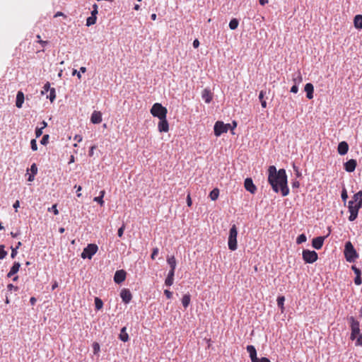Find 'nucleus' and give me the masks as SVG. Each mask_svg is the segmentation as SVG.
<instances>
[{
  "label": "nucleus",
  "instance_id": "obj_1",
  "mask_svg": "<svg viewBox=\"0 0 362 362\" xmlns=\"http://www.w3.org/2000/svg\"><path fill=\"white\" fill-rule=\"evenodd\" d=\"M268 182L276 193L281 192L283 197L289 194L287 175L284 169L277 170L274 165L269 166L268 168Z\"/></svg>",
  "mask_w": 362,
  "mask_h": 362
},
{
  "label": "nucleus",
  "instance_id": "obj_2",
  "mask_svg": "<svg viewBox=\"0 0 362 362\" xmlns=\"http://www.w3.org/2000/svg\"><path fill=\"white\" fill-rule=\"evenodd\" d=\"M344 253L346 260L349 262H354L358 257V254L350 241L345 243Z\"/></svg>",
  "mask_w": 362,
  "mask_h": 362
},
{
  "label": "nucleus",
  "instance_id": "obj_3",
  "mask_svg": "<svg viewBox=\"0 0 362 362\" xmlns=\"http://www.w3.org/2000/svg\"><path fill=\"white\" fill-rule=\"evenodd\" d=\"M237 236H238V229L235 224H233L229 230V235L228 238V245L229 250L231 251H235L237 250Z\"/></svg>",
  "mask_w": 362,
  "mask_h": 362
},
{
  "label": "nucleus",
  "instance_id": "obj_4",
  "mask_svg": "<svg viewBox=\"0 0 362 362\" xmlns=\"http://www.w3.org/2000/svg\"><path fill=\"white\" fill-rule=\"evenodd\" d=\"M150 112L153 117L162 119L166 117L168 110L160 103H156L153 104Z\"/></svg>",
  "mask_w": 362,
  "mask_h": 362
},
{
  "label": "nucleus",
  "instance_id": "obj_5",
  "mask_svg": "<svg viewBox=\"0 0 362 362\" xmlns=\"http://www.w3.org/2000/svg\"><path fill=\"white\" fill-rule=\"evenodd\" d=\"M348 320L351 329L350 339L352 341H354L356 339V337L360 334V323L354 317H349Z\"/></svg>",
  "mask_w": 362,
  "mask_h": 362
},
{
  "label": "nucleus",
  "instance_id": "obj_6",
  "mask_svg": "<svg viewBox=\"0 0 362 362\" xmlns=\"http://www.w3.org/2000/svg\"><path fill=\"white\" fill-rule=\"evenodd\" d=\"M98 246L95 244H88L86 247H85L81 255V258L83 259H90L97 252Z\"/></svg>",
  "mask_w": 362,
  "mask_h": 362
},
{
  "label": "nucleus",
  "instance_id": "obj_7",
  "mask_svg": "<svg viewBox=\"0 0 362 362\" xmlns=\"http://www.w3.org/2000/svg\"><path fill=\"white\" fill-rule=\"evenodd\" d=\"M362 206H359V204H353L352 202H348V209L349 212L350 213V216L349 217V221H354L356 219L358 214V210L361 209Z\"/></svg>",
  "mask_w": 362,
  "mask_h": 362
},
{
  "label": "nucleus",
  "instance_id": "obj_8",
  "mask_svg": "<svg viewBox=\"0 0 362 362\" xmlns=\"http://www.w3.org/2000/svg\"><path fill=\"white\" fill-rule=\"evenodd\" d=\"M302 255L305 262L308 264L315 262L318 257L317 253L315 251L309 250H304Z\"/></svg>",
  "mask_w": 362,
  "mask_h": 362
},
{
  "label": "nucleus",
  "instance_id": "obj_9",
  "mask_svg": "<svg viewBox=\"0 0 362 362\" xmlns=\"http://www.w3.org/2000/svg\"><path fill=\"white\" fill-rule=\"evenodd\" d=\"M214 134L216 136H220L223 133L227 132L226 124L221 121H217L214 127Z\"/></svg>",
  "mask_w": 362,
  "mask_h": 362
},
{
  "label": "nucleus",
  "instance_id": "obj_10",
  "mask_svg": "<svg viewBox=\"0 0 362 362\" xmlns=\"http://www.w3.org/2000/svg\"><path fill=\"white\" fill-rule=\"evenodd\" d=\"M244 186L247 191L250 192L251 194H255L257 191V187L254 185L252 178L247 177L245 180Z\"/></svg>",
  "mask_w": 362,
  "mask_h": 362
},
{
  "label": "nucleus",
  "instance_id": "obj_11",
  "mask_svg": "<svg viewBox=\"0 0 362 362\" xmlns=\"http://www.w3.org/2000/svg\"><path fill=\"white\" fill-rule=\"evenodd\" d=\"M329 235V234L327 236H318L317 238H315L312 240V246L316 249L320 250L322 248L325 239Z\"/></svg>",
  "mask_w": 362,
  "mask_h": 362
},
{
  "label": "nucleus",
  "instance_id": "obj_12",
  "mask_svg": "<svg viewBox=\"0 0 362 362\" xmlns=\"http://www.w3.org/2000/svg\"><path fill=\"white\" fill-rule=\"evenodd\" d=\"M126 272L123 269L117 270L114 275V281L116 284L122 283L126 279Z\"/></svg>",
  "mask_w": 362,
  "mask_h": 362
},
{
  "label": "nucleus",
  "instance_id": "obj_13",
  "mask_svg": "<svg viewBox=\"0 0 362 362\" xmlns=\"http://www.w3.org/2000/svg\"><path fill=\"white\" fill-rule=\"evenodd\" d=\"M357 162L355 159H350L344 164V170L348 173H352L355 170Z\"/></svg>",
  "mask_w": 362,
  "mask_h": 362
},
{
  "label": "nucleus",
  "instance_id": "obj_14",
  "mask_svg": "<svg viewBox=\"0 0 362 362\" xmlns=\"http://www.w3.org/2000/svg\"><path fill=\"white\" fill-rule=\"evenodd\" d=\"M120 297L122 301L124 303L127 304L131 301L132 298V295L129 290L124 288L120 292Z\"/></svg>",
  "mask_w": 362,
  "mask_h": 362
},
{
  "label": "nucleus",
  "instance_id": "obj_15",
  "mask_svg": "<svg viewBox=\"0 0 362 362\" xmlns=\"http://www.w3.org/2000/svg\"><path fill=\"white\" fill-rule=\"evenodd\" d=\"M246 349L247 351L249 353L251 362H255L256 361H257L259 358H257L255 347L253 345H247Z\"/></svg>",
  "mask_w": 362,
  "mask_h": 362
},
{
  "label": "nucleus",
  "instance_id": "obj_16",
  "mask_svg": "<svg viewBox=\"0 0 362 362\" xmlns=\"http://www.w3.org/2000/svg\"><path fill=\"white\" fill-rule=\"evenodd\" d=\"M246 349L247 351L249 353L251 362H255L256 361H257L259 358H257L255 347L253 345H247Z\"/></svg>",
  "mask_w": 362,
  "mask_h": 362
},
{
  "label": "nucleus",
  "instance_id": "obj_17",
  "mask_svg": "<svg viewBox=\"0 0 362 362\" xmlns=\"http://www.w3.org/2000/svg\"><path fill=\"white\" fill-rule=\"evenodd\" d=\"M202 98L206 103H210L213 99V94L209 88H204L202 92Z\"/></svg>",
  "mask_w": 362,
  "mask_h": 362
},
{
  "label": "nucleus",
  "instance_id": "obj_18",
  "mask_svg": "<svg viewBox=\"0 0 362 362\" xmlns=\"http://www.w3.org/2000/svg\"><path fill=\"white\" fill-rule=\"evenodd\" d=\"M158 129L160 132H168L169 130V124L166 119V117L165 119H160L158 124Z\"/></svg>",
  "mask_w": 362,
  "mask_h": 362
},
{
  "label": "nucleus",
  "instance_id": "obj_19",
  "mask_svg": "<svg viewBox=\"0 0 362 362\" xmlns=\"http://www.w3.org/2000/svg\"><path fill=\"white\" fill-rule=\"evenodd\" d=\"M349 151V145L346 141H341L338 144L337 151L339 154L344 156Z\"/></svg>",
  "mask_w": 362,
  "mask_h": 362
},
{
  "label": "nucleus",
  "instance_id": "obj_20",
  "mask_svg": "<svg viewBox=\"0 0 362 362\" xmlns=\"http://www.w3.org/2000/svg\"><path fill=\"white\" fill-rule=\"evenodd\" d=\"M90 122L93 124H100L102 122V114L99 111H93L91 117Z\"/></svg>",
  "mask_w": 362,
  "mask_h": 362
},
{
  "label": "nucleus",
  "instance_id": "obj_21",
  "mask_svg": "<svg viewBox=\"0 0 362 362\" xmlns=\"http://www.w3.org/2000/svg\"><path fill=\"white\" fill-rule=\"evenodd\" d=\"M304 90L306 92V97L310 100L313 99L314 92L313 85L311 83H306Z\"/></svg>",
  "mask_w": 362,
  "mask_h": 362
},
{
  "label": "nucleus",
  "instance_id": "obj_22",
  "mask_svg": "<svg viewBox=\"0 0 362 362\" xmlns=\"http://www.w3.org/2000/svg\"><path fill=\"white\" fill-rule=\"evenodd\" d=\"M349 202H352L353 204H359V206H362V191H359L354 194L352 199Z\"/></svg>",
  "mask_w": 362,
  "mask_h": 362
},
{
  "label": "nucleus",
  "instance_id": "obj_23",
  "mask_svg": "<svg viewBox=\"0 0 362 362\" xmlns=\"http://www.w3.org/2000/svg\"><path fill=\"white\" fill-rule=\"evenodd\" d=\"M20 267L21 264L19 262H15L13 266L11 267L9 272L8 273L7 276L11 277L12 276L16 274L18 272Z\"/></svg>",
  "mask_w": 362,
  "mask_h": 362
},
{
  "label": "nucleus",
  "instance_id": "obj_24",
  "mask_svg": "<svg viewBox=\"0 0 362 362\" xmlns=\"http://www.w3.org/2000/svg\"><path fill=\"white\" fill-rule=\"evenodd\" d=\"M24 102V94L21 91H18L16 95V105L17 107L21 108Z\"/></svg>",
  "mask_w": 362,
  "mask_h": 362
},
{
  "label": "nucleus",
  "instance_id": "obj_25",
  "mask_svg": "<svg viewBox=\"0 0 362 362\" xmlns=\"http://www.w3.org/2000/svg\"><path fill=\"white\" fill-rule=\"evenodd\" d=\"M292 80L294 82V85H299L303 81V78L299 71L294 73L292 75Z\"/></svg>",
  "mask_w": 362,
  "mask_h": 362
},
{
  "label": "nucleus",
  "instance_id": "obj_26",
  "mask_svg": "<svg viewBox=\"0 0 362 362\" xmlns=\"http://www.w3.org/2000/svg\"><path fill=\"white\" fill-rule=\"evenodd\" d=\"M95 9L91 12V16L88 17L86 20V23H95L96 21V13L97 11V5L94 4Z\"/></svg>",
  "mask_w": 362,
  "mask_h": 362
},
{
  "label": "nucleus",
  "instance_id": "obj_27",
  "mask_svg": "<svg viewBox=\"0 0 362 362\" xmlns=\"http://www.w3.org/2000/svg\"><path fill=\"white\" fill-rule=\"evenodd\" d=\"M265 94H266V91L263 90H262L259 94V101L261 103V105L263 108L267 107V102L264 99Z\"/></svg>",
  "mask_w": 362,
  "mask_h": 362
},
{
  "label": "nucleus",
  "instance_id": "obj_28",
  "mask_svg": "<svg viewBox=\"0 0 362 362\" xmlns=\"http://www.w3.org/2000/svg\"><path fill=\"white\" fill-rule=\"evenodd\" d=\"M119 339L124 342H126L129 340V335L126 332V327L122 328L121 332L119 334Z\"/></svg>",
  "mask_w": 362,
  "mask_h": 362
},
{
  "label": "nucleus",
  "instance_id": "obj_29",
  "mask_svg": "<svg viewBox=\"0 0 362 362\" xmlns=\"http://www.w3.org/2000/svg\"><path fill=\"white\" fill-rule=\"evenodd\" d=\"M167 262L169 264L170 269H175L177 264L174 256L168 257L167 258Z\"/></svg>",
  "mask_w": 362,
  "mask_h": 362
},
{
  "label": "nucleus",
  "instance_id": "obj_30",
  "mask_svg": "<svg viewBox=\"0 0 362 362\" xmlns=\"http://www.w3.org/2000/svg\"><path fill=\"white\" fill-rule=\"evenodd\" d=\"M190 303V296L189 294H185L183 296L182 298V304L184 308H187Z\"/></svg>",
  "mask_w": 362,
  "mask_h": 362
},
{
  "label": "nucleus",
  "instance_id": "obj_31",
  "mask_svg": "<svg viewBox=\"0 0 362 362\" xmlns=\"http://www.w3.org/2000/svg\"><path fill=\"white\" fill-rule=\"evenodd\" d=\"M219 195V190L217 188L214 189L209 194V197L212 201H215L218 199Z\"/></svg>",
  "mask_w": 362,
  "mask_h": 362
},
{
  "label": "nucleus",
  "instance_id": "obj_32",
  "mask_svg": "<svg viewBox=\"0 0 362 362\" xmlns=\"http://www.w3.org/2000/svg\"><path fill=\"white\" fill-rule=\"evenodd\" d=\"M277 305L279 308H281V312H283V310H284V301H285V298L284 296H279L277 298Z\"/></svg>",
  "mask_w": 362,
  "mask_h": 362
},
{
  "label": "nucleus",
  "instance_id": "obj_33",
  "mask_svg": "<svg viewBox=\"0 0 362 362\" xmlns=\"http://www.w3.org/2000/svg\"><path fill=\"white\" fill-rule=\"evenodd\" d=\"M47 98L49 99L50 102L52 103L56 98L55 88H52L49 90V94L47 95Z\"/></svg>",
  "mask_w": 362,
  "mask_h": 362
},
{
  "label": "nucleus",
  "instance_id": "obj_34",
  "mask_svg": "<svg viewBox=\"0 0 362 362\" xmlns=\"http://www.w3.org/2000/svg\"><path fill=\"white\" fill-rule=\"evenodd\" d=\"M86 71V68L84 67V66H81L80 68V71H77V70L76 69H74L73 70V72H72V75H76L77 76V77L80 79L81 78V73H85Z\"/></svg>",
  "mask_w": 362,
  "mask_h": 362
},
{
  "label": "nucleus",
  "instance_id": "obj_35",
  "mask_svg": "<svg viewBox=\"0 0 362 362\" xmlns=\"http://www.w3.org/2000/svg\"><path fill=\"white\" fill-rule=\"evenodd\" d=\"M103 303L99 298H95V306L96 310H100L103 308Z\"/></svg>",
  "mask_w": 362,
  "mask_h": 362
},
{
  "label": "nucleus",
  "instance_id": "obj_36",
  "mask_svg": "<svg viewBox=\"0 0 362 362\" xmlns=\"http://www.w3.org/2000/svg\"><path fill=\"white\" fill-rule=\"evenodd\" d=\"M307 240L306 235L303 233L299 235L296 239V243L297 244H301L303 243H305Z\"/></svg>",
  "mask_w": 362,
  "mask_h": 362
},
{
  "label": "nucleus",
  "instance_id": "obj_37",
  "mask_svg": "<svg viewBox=\"0 0 362 362\" xmlns=\"http://www.w3.org/2000/svg\"><path fill=\"white\" fill-rule=\"evenodd\" d=\"M8 252L4 250V245H0V259H4Z\"/></svg>",
  "mask_w": 362,
  "mask_h": 362
},
{
  "label": "nucleus",
  "instance_id": "obj_38",
  "mask_svg": "<svg viewBox=\"0 0 362 362\" xmlns=\"http://www.w3.org/2000/svg\"><path fill=\"white\" fill-rule=\"evenodd\" d=\"M50 89H52V88H50V83L49 82H47L43 88H42V90L41 91V93L42 95H44L45 93H47L48 91L50 90Z\"/></svg>",
  "mask_w": 362,
  "mask_h": 362
},
{
  "label": "nucleus",
  "instance_id": "obj_39",
  "mask_svg": "<svg viewBox=\"0 0 362 362\" xmlns=\"http://www.w3.org/2000/svg\"><path fill=\"white\" fill-rule=\"evenodd\" d=\"M341 199L343 200V202L344 203H346V199L348 198V194H347V191H346L345 187H344L342 191H341Z\"/></svg>",
  "mask_w": 362,
  "mask_h": 362
},
{
  "label": "nucleus",
  "instance_id": "obj_40",
  "mask_svg": "<svg viewBox=\"0 0 362 362\" xmlns=\"http://www.w3.org/2000/svg\"><path fill=\"white\" fill-rule=\"evenodd\" d=\"M49 136L48 134H45L40 141V144L45 146L47 145L49 141Z\"/></svg>",
  "mask_w": 362,
  "mask_h": 362
},
{
  "label": "nucleus",
  "instance_id": "obj_41",
  "mask_svg": "<svg viewBox=\"0 0 362 362\" xmlns=\"http://www.w3.org/2000/svg\"><path fill=\"white\" fill-rule=\"evenodd\" d=\"M173 281H174V278L167 276L165 279V284L167 286H170L173 285Z\"/></svg>",
  "mask_w": 362,
  "mask_h": 362
},
{
  "label": "nucleus",
  "instance_id": "obj_42",
  "mask_svg": "<svg viewBox=\"0 0 362 362\" xmlns=\"http://www.w3.org/2000/svg\"><path fill=\"white\" fill-rule=\"evenodd\" d=\"M93 349L94 354H97L100 351V345L97 342L93 344Z\"/></svg>",
  "mask_w": 362,
  "mask_h": 362
},
{
  "label": "nucleus",
  "instance_id": "obj_43",
  "mask_svg": "<svg viewBox=\"0 0 362 362\" xmlns=\"http://www.w3.org/2000/svg\"><path fill=\"white\" fill-rule=\"evenodd\" d=\"M30 172L31 173L30 174H33L34 175H35L37 173V165L35 163H33L30 166Z\"/></svg>",
  "mask_w": 362,
  "mask_h": 362
},
{
  "label": "nucleus",
  "instance_id": "obj_44",
  "mask_svg": "<svg viewBox=\"0 0 362 362\" xmlns=\"http://www.w3.org/2000/svg\"><path fill=\"white\" fill-rule=\"evenodd\" d=\"M48 211L50 212H53L54 215L59 214V211L57 208V204L52 205L50 208L48 209Z\"/></svg>",
  "mask_w": 362,
  "mask_h": 362
},
{
  "label": "nucleus",
  "instance_id": "obj_45",
  "mask_svg": "<svg viewBox=\"0 0 362 362\" xmlns=\"http://www.w3.org/2000/svg\"><path fill=\"white\" fill-rule=\"evenodd\" d=\"M30 146H31V149L33 151H35L37 150V142H36V140L35 139H32L31 141H30Z\"/></svg>",
  "mask_w": 362,
  "mask_h": 362
},
{
  "label": "nucleus",
  "instance_id": "obj_46",
  "mask_svg": "<svg viewBox=\"0 0 362 362\" xmlns=\"http://www.w3.org/2000/svg\"><path fill=\"white\" fill-rule=\"evenodd\" d=\"M93 201L98 202L101 206L104 205V201L101 197L98 196L94 197Z\"/></svg>",
  "mask_w": 362,
  "mask_h": 362
},
{
  "label": "nucleus",
  "instance_id": "obj_47",
  "mask_svg": "<svg viewBox=\"0 0 362 362\" xmlns=\"http://www.w3.org/2000/svg\"><path fill=\"white\" fill-rule=\"evenodd\" d=\"M356 346H362V334H359L356 337Z\"/></svg>",
  "mask_w": 362,
  "mask_h": 362
},
{
  "label": "nucleus",
  "instance_id": "obj_48",
  "mask_svg": "<svg viewBox=\"0 0 362 362\" xmlns=\"http://www.w3.org/2000/svg\"><path fill=\"white\" fill-rule=\"evenodd\" d=\"M352 270L354 271L356 276L361 275V271L359 268L356 267L355 265L351 267Z\"/></svg>",
  "mask_w": 362,
  "mask_h": 362
},
{
  "label": "nucleus",
  "instance_id": "obj_49",
  "mask_svg": "<svg viewBox=\"0 0 362 362\" xmlns=\"http://www.w3.org/2000/svg\"><path fill=\"white\" fill-rule=\"evenodd\" d=\"M354 283L356 285H358V286H359L362 284V279H361V275L356 276V277L354 279Z\"/></svg>",
  "mask_w": 362,
  "mask_h": 362
},
{
  "label": "nucleus",
  "instance_id": "obj_50",
  "mask_svg": "<svg viewBox=\"0 0 362 362\" xmlns=\"http://www.w3.org/2000/svg\"><path fill=\"white\" fill-rule=\"evenodd\" d=\"M158 247H155L153 249V251H152V254L151 255V257L152 259H154L156 258V257L158 255Z\"/></svg>",
  "mask_w": 362,
  "mask_h": 362
},
{
  "label": "nucleus",
  "instance_id": "obj_51",
  "mask_svg": "<svg viewBox=\"0 0 362 362\" xmlns=\"http://www.w3.org/2000/svg\"><path fill=\"white\" fill-rule=\"evenodd\" d=\"M42 134V129L40 127H37L35 129V136L36 138L40 137Z\"/></svg>",
  "mask_w": 362,
  "mask_h": 362
},
{
  "label": "nucleus",
  "instance_id": "obj_52",
  "mask_svg": "<svg viewBox=\"0 0 362 362\" xmlns=\"http://www.w3.org/2000/svg\"><path fill=\"white\" fill-rule=\"evenodd\" d=\"M11 257L12 259L15 258L16 256L18 254V250L16 248H14L13 247H11Z\"/></svg>",
  "mask_w": 362,
  "mask_h": 362
},
{
  "label": "nucleus",
  "instance_id": "obj_53",
  "mask_svg": "<svg viewBox=\"0 0 362 362\" xmlns=\"http://www.w3.org/2000/svg\"><path fill=\"white\" fill-rule=\"evenodd\" d=\"M124 225H122L119 229H118V231H117V235L119 237H122L123 235V233H124Z\"/></svg>",
  "mask_w": 362,
  "mask_h": 362
},
{
  "label": "nucleus",
  "instance_id": "obj_54",
  "mask_svg": "<svg viewBox=\"0 0 362 362\" xmlns=\"http://www.w3.org/2000/svg\"><path fill=\"white\" fill-rule=\"evenodd\" d=\"M354 23H362V15H356L354 17Z\"/></svg>",
  "mask_w": 362,
  "mask_h": 362
},
{
  "label": "nucleus",
  "instance_id": "obj_55",
  "mask_svg": "<svg viewBox=\"0 0 362 362\" xmlns=\"http://www.w3.org/2000/svg\"><path fill=\"white\" fill-rule=\"evenodd\" d=\"M298 91V85H293L291 88V92L293 93H297Z\"/></svg>",
  "mask_w": 362,
  "mask_h": 362
},
{
  "label": "nucleus",
  "instance_id": "obj_56",
  "mask_svg": "<svg viewBox=\"0 0 362 362\" xmlns=\"http://www.w3.org/2000/svg\"><path fill=\"white\" fill-rule=\"evenodd\" d=\"M164 293L165 295L166 296V297L168 298V299H170L172 298V296H173V293L171 291H170L169 290H165L164 291Z\"/></svg>",
  "mask_w": 362,
  "mask_h": 362
},
{
  "label": "nucleus",
  "instance_id": "obj_57",
  "mask_svg": "<svg viewBox=\"0 0 362 362\" xmlns=\"http://www.w3.org/2000/svg\"><path fill=\"white\" fill-rule=\"evenodd\" d=\"M255 362H270V360L268 358L262 357L261 358H258Z\"/></svg>",
  "mask_w": 362,
  "mask_h": 362
},
{
  "label": "nucleus",
  "instance_id": "obj_58",
  "mask_svg": "<svg viewBox=\"0 0 362 362\" xmlns=\"http://www.w3.org/2000/svg\"><path fill=\"white\" fill-rule=\"evenodd\" d=\"M7 288L9 291H12V290H14V291H17L18 290V287L17 286H13V284H9L8 286H7Z\"/></svg>",
  "mask_w": 362,
  "mask_h": 362
},
{
  "label": "nucleus",
  "instance_id": "obj_59",
  "mask_svg": "<svg viewBox=\"0 0 362 362\" xmlns=\"http://www.w3.org/2000/svg\"><path fill=\"white\" fill-rule=\"evenodd\" d=\"M175 271V269H170L167 276L174 278Z\"/></svg>",
  "mask_w": 362,
  "mask_h": 362
},
{
  "label": "nucleus",
  "instance_id": "obj_60",
  "mask_svg": "<svg viewBox=\"0 0 362 362\" xmlns=\"http://www.w3.org/2000/svg\"><path fill=\"white\" fill-rule=\"evenodd\" d=\"M75 188H76V192H77V197H80L81 196V194L80 193V191L81 190L82 187L79 185V186H77V185H75L74 187Z\"/></svg>",
  "mask_w": 362,
  "mask_h": 362
},
{
  "label": "nucleus",
  "instance_id": "obj_61",
  "mask_svg": "<svg viewBox=\"0 0 362 362\" xmlns=\"http://www.w3.org/2000/svg\"><path fill=\"white\" fill-rule=\"evenodd\" d=\"M300 186V183L298 180H294L292 182V187L293 188H298Z\"/></svg>",
  "mask_w": 362,
  "mask_h": 362
},
{
  "label": "nucleus",
  "instance_id": "obj_62",
  "mask_svg": "<svg viewBox=\"0 0 362 362\" xmlns=\"http://www.w3.org/2000/svg\"><path fill=\"white\" fill-rule=\"evenodd\" d=\"M74 139L75 141H78V142H81V141H82L83 138H82V136H81V135H79V134H76V135L74 136Z\"/></svg>",
  "mask_w": 362,
  "mask_h": 362
},
{
  "label": "nucleus",
  "instance_id": "obj_63",
  "mask_svg": "<svg viewBox=\"0 0 362 362\" xmlns=\"http://www.w3.org/2000/svg\"><path fill=\"white\" fill-rule=\"evenodd\" d=\"M187 206H192V199H191V197H190V195L188 194L187 197Z\"/></svg>",
  "mask_w": 362,
  "mask_h": 362
},
{
  "label": "nucleus",
  "instance_id": "obj_64",
  "mask_svg": "<svg viewBox=\"0 0 362 362\" xmlns=\"http://www.w3.org/2000/svg\"><path fill=\"white\" fill-rule=\"evenodd\" d=\"M293 170H295V172L296 173V175L298 177H300L301 175V174L298 170V168L297 166H296L294 164L293 165Z\"/></svg>",
  "mask_w": 362,
  "mask_h": 362
}]
</instances>
